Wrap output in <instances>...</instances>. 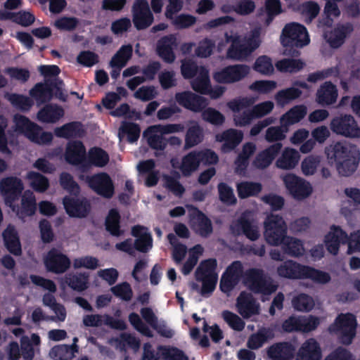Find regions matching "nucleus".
<instances>
[{
	"mask_svg": "<svg viewBox=\"0 0 360 360\" xmlns=\"http://www.w3.org/2000/svg\"><path fill=\"white\" fill-rule=\"evenodd\" d=\"M264 237L272 245H282L283 251L293 257L304 254V248L302 242L296 238L288 237L287 226L283 219L278 214L269 215L264 223Z\"/></svg>",
	"mask_w": 360,
	"mask_h": 360,
	"instance_id": "1",
	"label": "nucleus"
},
{
	"mask_svg": "<svg viewBox=\"0 0 360 360\" xmlns=\"http://www.w3.org/2000/svg\"><path fill=\"white\" fill-rule=\"evenodd\" d=\"M325 153L328 163L342 176L351 175L360 162V150L355 145L337 142L327 146Z\"/></svg>",
	"mask_w": 360,
	"mask_h": 360,
	"instance_id": "2",
	"label": "nucleus"
},
{
	"mask_svg": "<svg viewBox=\"0 0 360 360\" xmlns=\"http://www.w3.org/2000/svg\"><path fill=\"white\" fill-rule=\"evenodd\" d=\"M255 100L248 97H242L233 99L227 103V106L234 112L233 122L238 127H245L250 124L255 118H260L269 114L274 108L272 101H267L259 103L250 110L246 109L253 104Z\"/></svg>",
	"mask_w": 360,
	"mask_h": 360,
	"instance_id": "3",
	"label": "nucleus"
},
{
	"mask_svg": "<svg viewBox=\"0 0 360 360\" xmlns=\"http://www.w3.org/2000/svg\"><path fill=\"white\" fill-rule=\"evenodd\" d=\"M260 29H255L241 38L233 31L224 34L226 42L231 43L226 52V58L235 60H243L255 51L262 42Z\"/></svg>",
	"mask_w": 360,
	"mask_h": 360,
	"instance_id": "4",
	"label": "nucleus"
},
{
	"mask_svg": "<svg viewBox=\"0 0 360 360\" xmlns=\"http://www.w3.org/2000/svg\"><path fill=\"white\" fill-rule=\"evenodd\" d=\"M277 272L280 276L288 278H311L319 283H326L330 281V276L327 273L300 265L292 260L279 266Z\"/></svg>",
	"mask_w": 360,
	"mask_h": 360,
	"instance_id": "5",
	"label": "nucleus"
},
{
	"mask_svg": "<svg viewBox=\"0 0 360 360\" xmlns=\"http://www.w3.org/2000/svg\"><path fill=\"white\" fill-rule=\"evenodd\" d=\"M324 241L328 251L333 255L338 253L340 243H348V254L360 252V231L352 233L349 238L340 227L332 226Z\"/></svg>",
	"mask_w": 360,
	"mask_h": 360,
	"instance_id": "6",
	"label": "nucleus"
},
{
	"mask_svg": "<svg viewBox=\"0 0 360 360\" xmlns=\"http://www.w3.org/2000/svg\"><path fill=\"white\" fill-rule=\"evenodd\" d=\"M14 131L18 134H23L31 141L44 144L49 143L53 135L49 132H43L41 129L36 124L31 122L25 117L16 115L13 118Z\"/></svg>",
	"mask_w": 360,
	"mask_h": 360,
	"instance_id": "7",
	"label": "nucleus"
},
{
	"mask_svg": "<svg viewBox=\"0 0 360 360\" xmlns=\"http://www.w3.org/2000/svg\"><path fill=\"white\" fill-rule=\"evenodd\" d=\"M281 41L286 48H302L309 44L310 39L304 26L297 22H291L283 27Z\"/></svg>",
	"mask_w": 360,
	"mask_h": 360,
	"instance_id": "8",
	"label": "nucleus"
},
{
	"mask_svg": "<svg viewBox=\"0 0 360 360\" xmlns=\"http://www.w3.org/2000/svg\"><path fill=\"white\" fill-rule=\"evenodd\" d=\"M216 269L217 261L214 259L201 262L197 268L195 278L197 281L202 283L201 295H210L214 290L218 280Z\"/></svg>",
	"mask_w": 360,
	"mask_h": 360,
	"instance_id": "9",
	"label": "nucleus"
},
{
	"mask_svg": "<svg viewBox=\"0 0 360 360\" xmlns=\"http://www.w3.org/2000/svg\"><path fill=\"white\" fill-rule=\"evenodd\" d=\"M356 320L352 314H340L330 326L329 330L338 335L340 341L349 345L356 335Z\"/></svg>",
	"mask_w": 360,
	"mask_h": 360,
	"instance_id": "10",
	"label": "nucleus"
},
{
	"mask_svg": "<svg viewBox=\"0 0 360 360\" xmlns=\"http://www.w3.org/2000/svg\"><path fill=\"white\" fill-rule=\"evenodd\" d=\"M244 283L252 291L264 295L271 294L277 288V285L271 280L263 276L262 270L256 269L245 271Z\"/></svg>",
	"mask_w": 360,
	"mask_h": 360,
	"instance_id": "11",
	"label": "nucleus"
},
{
	"mask_svg": "<svg viewBox=\"0 0 360 360\" xmlns=\"http://www.w3.org/2000/svg\"><path fill=\"white\" fill-rule=\"evenodd\" d=\"M281 178L289 194L295 199H304L309 197L313 191L309 182L294 174H285Z\"/></svg>",
	"mask_w": 360,
	"mask_h": 360,
	"instance_id": "12",
	"label": "nucleus"
},
{
	"mask_svg": "<svg viewBox=\"0 0 360 360\" xmlns=\"http://www.w3.org/2000/svg\"><path fill=\"white\" fill-rule=\"evenodd\" d=\"M63 86L62 81H56L55 87L52 86V84L39 83L30 90V94L35 99L38 105L49 101L53 96L65 101L66 96L63 92Z\"/></svg>",
	"mask_w": 360,
	"mask_h": 360,
	"instance_id": "13",
	"label": "nucleus"
},
{
	"mask_svg": "<svg viewBox=\"0 0 360 360\" xmlns=\"http://www.w3.org/2000/svg\"><path fill=\"white\" fill-rule=\"evenodd\" d=\"M250 72V68L247 65H232L216 71L213 79L220 84H233L246 77Z\"/></svg>",
	"mask_w": 360,
	"mask_h": 360,
	"instance_id": "14",
	"label": "nucleus"
},
{
	"mask_svg": "<svg viewBox=\"0 0 360 360\" xmlns=\"http://www.w3.org/2000/svg\"><path fill=\"white\" fill-rule=\"evenodd\" d=\"M330 127L337 134L349 138H360V127L352 115H345L334 117Z\"/></svg>",
	"mask_w": 360,
	"mask_h": 360,
	"instance_id": "15",
	"label": "nucleus"
},
{
	"mask_svg": "<svg viewBox=\"0 0 360 360\" xmlns=\"http://www.w3.org/2000/svg\"><path fill=\"white\" fill-rule=\"evenodd\" d=\"M22 181L14 176L4 178L0 181V193L4 198L6 204L15 211L13 203L18 198L23 190Z\"/></svg>",
	"mask_w": 360,
	"mask_h": 360,
	"instance_id": "16",
	"label": "nucleus"
},
{
	"mask_svg": "<svg viewBox=\"0 0 360 360\" xmlns=\"http://www.w3.org/2000/svg\"><path fill=\"white\" fill-rule=\"evenodd\" d=\"M132 17L134 26L138 30L148 27L154 18L146 0H136L132 7Z\"/></svg>",
	"mask_w": 360,
	"mask_h": 360,
	"instance_id": "17",
	"label": "nucleus"
},
{
	"mask_svg": "<svg viewBox=\"0 0 360 360\" xmlns=\"http://www.w3.org/2000/svg\"><path fill=\"white\" fill-rule=\"evenodd\" d=\"M234 234H245L251 240L257 239L259 236V231L257 225L252 219L250 212H245L237 221H233L231 226Z\"/></svg>",
	"mask_w": 360,
	"mask_h": 360,
	"instance_id": "18",
	"label": "nucleus"
},
{
	"mask_svg": "<svg viewBox=\"0 0 360 360\" xmlns=\"http://www.w3.org/2000/svg\"><path fill=\"white\" fill-rule=\"evenodd\" d=\"M200 74V78L191 82L192 89L201 94L209 95L212 99L220 98L225 92V87L217 86L211 88L209 74L205 70H202Z\"/></svg>",
	"mask_w": 360,
	"mask_h": 360,
	"instance_id": "19",
	"label": "nucleus"
},
{
	"mask_svg": "<svg viewBox=\"0 0 360 360\" xmlns=\"http://www.w3.org/2000/svg\"><path fill=\"white\" fill-rule=\"evenodd\" d=\"M175 99L180 105L195 112H201L209 104L206 98L190 91L176 93Z\"/></svg>",
	"mask_w": 360,
	"mask_h": 360,
	"instance_id": "20",
	"label": "nucleus"
},
{
	"mask_svg": "<svg viewBox=\"0 0 360 360\" xmlns=\"http://www.w3.org/2000/svg\"><path fill=\"white\" fill-rule=\"evenodd\" d=\"M237 311L244 319H250L258 315L260 311L259 303L249 292H242L236 300Z\"/></svg>",
	"mask_w": 360,
	"mask_h": 360,
	"instance_id": "21",
	"label": "nucleus"
},
{
	"mask_svg": "<svg viewBox=\"0 0 360 360\" xmlns=\"http://www.w3.org/2000/svg\"><path fill=\"white\" fill-rule=\"evenodd\" d=\"M44 264L48 271L62 274L70 266V260L56 249L50 250L44 258Z\"/></svg>",
	"mask_w": 360,
	"mask_h": 360,
	"instance_id": "22",
	"label": "nucleus"
},
{
	"mask_svg": "<svg viewBox=\"0 0 360 360\" xmlns=\"http://www.w3.org/2000/svg\"><path fill=\"white\" fill-rule=\"evenodd\" d=\"M198 152L193 150L184 155L179 162L176 159L171 160V165L174 169H179L184 176H188L198 170L200 166Z\"/></svg>",
	"mask_w": 360,
	"mask_h": 360,
	"instance_id": "23",
	"label": "nucleus"
},
{
	"mask_svg": "<svg viewBox=\"0 0 360 360\" xmlns=\"http://www.w3.org/2000/svg\"><path fill=\"white\" fill-rule=\"evenodd\" d=\"M178 45L176 37L174 34L163 37L157 43L156 51L158 56L166 63H172L176 56L174 49Z\"/></svg>",
	"mask_w": 360,
	"mask_h": 360,
	"instance_id": "24",
	"label": "nucleus"
},
{
	"mask_svg": "<svg viewBox=\"0 0 360 360\" xmlns=\"http://www.w3.org/2000/svg\"><path fill=\"white\" fill-rule=\"evenodd\" d=\"M243 139V131L235 129H229L216 135V141L224 143L221 146V151L224 153L233 150Z\"/></svg>",
	"mask_w": 360,
	"mask_h": 360,
	"instance_id": "25",
	"label": "nucleus"
},
{
	"mask_svg": "<svg viewBox=\"0 0 360 360\" xmlns=\"http://www.w3.org/2000/svg\"><path fill=\"white\" fill-rule=\"evenodd\" d=\"M89 184L97 193L105 198H110L114 193V187L110 176L101 173L91 177Z\"/></svg>",
	"mask_w": 360,
	"mask_h": 360,
	"instance_id": "26",
	"label": "nucleus"
},
{
	"mask_svg": "<svg viewBox=\"0 0 360 360\" xmlns=\"http://www.w3.org/2000/svg\"><path fill=\"white\" fill-rule=\"evenodd\" d=\"M83 323L86 326L97 327L103 323L110 326L112 328L124 330L126 327L124 321L115 320L108 315L89 314L83 318Z\"/></svg>",
	"mask_w": 360,
	"mask_h": 360,
	"instance_id": "27",
	"label": "nucleus"
},
{
	"mask_svg": "<svg viewBox=\"0 0 360 360\" xmlns=\"http://www.w3.org/2000/svg\"><path fill=\"white\" fill-rule=\"evenodd\" d=\"M162 124L149 127L144 132L143 136L146 139L149 146L156 150H163L167 146V140Z\"/></svg>",
	"mask_w": 360,
	"mask_h": 360,
	"instance_id": "28",
	"label": "nucleus"
},
{
	"mask_svg": "<svg viewBox=\"0 0 360 360\" xmlns=\"http://www.w3.org/2000/svg\"><path fill=\"white\" fill-rule=\"evenodd\" d=\"M321 350L319 344L314 338L307 340L299 349L296 360H320Z\"/></svg>",
	"mask_w": 360,
	"mask_h": 360,
	"instance_id": "29",
	"label": "nucleus"
},
{
	"mask_svg": "<svg viewBox=\"0 0 360 360\" xmlns=\"http://www.w3.org/2000/svg\"><path fill=\"white\" fill-rule=\"evenodd\" d=\"M282 148L281 143H275L259 153L255 157L253 165L255 167L264 169L269 167L278 155Z\"/></svg>",
	"mask_w": 360,
	"mask_h": 360,
	"instance_id": "30",
	"label": "nucleus"
},
{
	"mask_svg": "<svg viewBox=\"0 0 360 360\" xmlns=\"http://www.w3.org/2000/svg\"><path fill=\"white\" fill-rule=\"evenodd\" d=\"M191 223L193 230L202 236H207L212 231L211 221L201 212L192 209Z\"/></svg>",
	"mask_w": 360,
	"mask_h": 360,
	"instance_id": "31",
	"label": "nucleus"
},
{
	"mask_svg": "<svg viewBox=\"0 0 360 360\" xmlns=\"http://www.w3.org/2000/svg\"><path fill=\"white\" fill-rule=\"evenodd\" d=\"M300 160V155L296 149L286 147L276 160V166L282 169L290 170L297 165Z\"/></svg>",
	"mask_w": 360,
	"mask_h": 360,
	"instance_id": "32",
	"label": "nucleus"
},
{
	"mask_svg": "<svg viewBox=\"0 0 360 360\" xmlns=\"http://www.w3.org/2000/svg\"><path fill=\"white\" fill-rule=\"evenodd\" d=\"M63 205L67 213L74 217H84L89 210V205L85 200H79L65 197L63 199Z\"/></svg>",
	"mask_w": 360,
	"mask_h": 360,
	"instance_id": "33",
	"label": "nucleus"
},
{
	"mask_svg": "<svg viewBox=\"0 0 360 360\" xmlns=\"http://www.w3.org/2000/svg\"><path fill=\"white\" fill-rule=\"evenodd\" d=\"M132 235L136 238V248L143 252H148L153 247V239L148 229L136 226L132 229Z\"/></svg>",
	"mask_w": 360,
	"mask_h": 360,
	"instance_id": "34",
	"label": "nucleus"
},
{
	"mask_svg": "<svg viewBox=\"0 0 360 360\" xmlns=\"http://www.w3.org/2000/svg\"><path fill=\"white\" fill-rule=\"evenodd\" d=\"M295 351L294 347L288 342H279L271 345L267 351L269 356L273 360H289Z\"/></svg>",
	"mask_w": 360,
	"mask_h": 360,
	"instance_id": "35",
	"label": "nucleus"
},
{
	"mask_svg": "<svg viewBox=\"0 0 360 360\" xmlns=\"http://www.w3.org/2000/svg\"><path fill=\"white\" fill-rule=\"evenodd\" d=\"M256 150V145L252 142L245 143L235 161V170L238 174H244L249 164V158Z\"/></svg>",
	"mask_w": 360,
	"mask_h": 360,
	"instance_id": "36",
	"label": "nucleus"
},
{
	"mask_svg": "<svg viewBox=\"0 0 360 360\" xmlns=\"http://www.w3.org/2000/svg\"><path fill=\"white\" fill-rule=\"evenodd\" d=\"M40 343V338L37 334H32L30 340L27 337L22 336L20 340L21 350L25 360H32L34 354L39 353Z\"/></svg>",
	"mask_w": 360,
	"mask_h": 360,
	"instance_id": "37",
	"label": "nucleus"
},
{
	"mask_svg": "<svg viewBox=\"0 0 360 360\" xmlns=\"http://www.w3.org/2000/svg\"><path fill=\"white\" fill-rule=\"evenodd\" d=\"M307 107L303 105H295L283 114L280 119L283 127L288 128L289 126L298 123L307 115Z\"/></svg>",
	"mask_w": 360,
	"mask_h": 360,
	"instance_id": "38",
	"label": "nucleus"
},
{
	"mask_svg": "<svg viewBox=\"0 0 360 360\" xmlns=\"http://www.w3.org/2000/svg\"><path fill=\"white\" fill-rule=\"evenodd\" d=\"M336 86L331 82H325L321 86L316 93V101L323 105L335 103L338 98Z\"/></svg>",
	"mask_w": 360,
	"mask_h": 360,
	"instance_id": "39",
	"label": "nucleus"
},
{
	"mask_svg": "<svg viewBox=\"0 0 360 360\" xmlns=\"http://www.w3.org/2000/svg\"><path fill=\"white\" fill-rule=\"evenodd\" d=\"M64 115L62 108L56 105H47L40 110L37 118L40 122L46 123H55Z\"/></svg>",
	"mask_w": 360,
	"mask_h": 360,
	"instance_id": "40",
	"label": "nucleus"
},
{
	"mask_svg": "<svg viewBox=\"0 0 360 360\" xmlns=\"http://www.w3.org/2000/svg\"><path fill=\"white\" fill-rule=\"evenodd\" d=\"M85 154V148L81 142H70L67 147L65 160L70 164L78 165L84 160Z\"/></svg>",
	"mask_w": 360,
	"mask_h": 360,
	"instance_id": "41",
	"label": "nucleus"
},
{
	"mask_svg": "<svg viewBox=\"0 0 360 360\" xmlns=\"http://www.w3.org/2000/svg\"><path fill=\"white\" fill-rule=\"evenodd\" d=\"M36 210V199L31 191H26L22 195L21 207L16 211L17 215L24 219L34 214Z\"/></svg>",
	"mask_w": 360,
	"mask_h": 360,
	"instance_id": "42",
	"label": "nucleus"
},
{
	"mask_svg": "<svg viewBox=\"0 0 360 360\" xmlns=\"http://www.w3.org/2000/svg\"><path fill=\"white\" fill-rule=\"evenodd\" d=\"M189 127L185 137V145L186 149L192 148L203 140V130L202 127L194 121L189 122Z\"/></svg>",
	"mask_w": 360,
	"mask_h": 360,
	"instance_id": "43",
	"label": "nucleus"
},
{
	"mask_svg": "<svg viewBox=\"0 0 360 360\" xmlns=\"http://www.w3.org/2000/svg\"><path fill=\"white\" fill-rule=\"evenodd\" d=\"M5 245L9 252L14 255H20L21 253V245L19 238L15 229L8 226L3 233Z\"/></svg>",
	"mask_w": 360,
	"mask_h": 360,
	"instance_id": "44",
	"label": "nucleus"
},
{
	"mask_svg": "<svg viewBox=\"0 0 360 360\" xmlns=\"http://www.w3.org/2000/svg\"><path fill=\"white\" fill-rule=\"evenodd\" d=\"M202 70H205L209 74V70L206 68L198 66L191 60L185 59L181 61V72L185 79L193 78L192 81H195L200 78Z\"/></svg>",
	"mask_w": 360,
	"mask_h": 360,
	"instance_id": "45",
	"label": "nucleus"
},
{
	"mask_svg": "<svg viewBox=\"0 0 360 360\" xmlns=\"http://www.w3.org/2000/svg\"><path fill=\"white\" fill-rule=\"evenodd\" d=\"M352 31L349 25L342 26L335 29L333 32H326L325 38L332 47H338L344 41L347 34Z\"/></svg>",
	"mask_w": 360,
	"mask_h": 360,
	"instance_id": "46",
	"label": "nucleus"
},
{
	"mask_svg": "<svg viewBox=\"0 0 360 360\" xmlns=\"http://www.w3.org/2000/svg\"><path fill=\"white\" fill-rule=\"evenodd\" d=\"M82 132V127L79 122L68 123L60 127H57L54 130L56 136L65 139L79 136Z\"/></svg>",
	"mask_w": 360,
	"mask_h": 360,
	"instance_id": "47",
	"label": "nucleus"
},
{
	"mask_svg": "<svg viewBox=\"0 0 360 360\" xmlns=\"http://www.w3.org/2000/svg\"><path fill=\"white\" fill-rule=\"evenodd\" d=\"M64 283L72 289L77 291H83L88 288L89 277L87 274H68L63 278Z\"/></svg>",
	"mask_w": 360,
	"mask_h": 360,
	"instance_id": "48",
	"label": "nucleus"
},
{
	"mask_svg": "<svg viewBox=\"0 0 360 360\" xmlns=\"http://www.w3.org/2000/svg\"><path fill=\"white\" fill-rule=\"evenodd\" d=\"M203 251V248L200 245H197L188 250V257L181 268L183 274L188 275L191 272Z\"/></svg>",
	"mask_w": 360,
	"mask_h": 360,
	"instance_id": "49",
	"label": "nucleus"
},
{
	"mask_svg": "<svg viewBox=\"0 0 360 360\" xmlns=\"http://www.w3.org/2000/svg\"><path fill=\"white\" fill-rule=\"evenodd\" d=\"M274 337L272 332L267 328H262L255 334L252 335L248 341V347L252 349L261 347L268 340Z\"/></svg>",
	"mask_w": 360,
	"mask_h": 360,
	"instance_id": "50",
	"label": "nucleus"
},
{
	"mask_svg": "<svg viewBox=\"0 0 360 360\" xmlns=\"http://www.w3.org/2000/svg\"><path fill=\"white\" fill-rule=\"evenodd\" d=\"M237 191L240 198L254 196L262 191V184L257 182L243 181L237 184Z\"/></svg>",
	"mask_w": 360,
	"mask_h": 360,
	"instance_id": "51",
	"label": "nucleus"
},
{
	"mask_svg": "<svg viewBox=\"0 0 360 360\" xmlns=\"http://www.w3.org/2000/svg\"><path fill=\"white\" fill-rule=\"evenodd\" d=\"M140 133L141 129L137 124L124 122L119 129L118 135L120 140L127 135L128 141L133 143L139 139Z\"/></svg>",
	"mask_w": 360,
	"mask_h": 360,
	"instance_id": "52",
	"label": "nucleus"
},
{
	"mask_svg": "<svg viewBox=\"0 0 360 360\" xmlns=\"http://www.w3.org/2000/svg\"><path fill=\"white\" fill-rule=\"evenodd\" d=\"M27 179L30 186L37 192L44 193L49 186L48 179L34 172H29L27 174Z\"/></svg>",
	"mask_w": 360,
	"mask_h": 360,
	"instance_id": "53",
	"label": "nucleus"
},
{
	"mask_svg": "<svg viewBox=\"0 0 360 360\" xmlns=\"http://www.w3.org/2000/svg\"><path fill=\"white\" fill-rule=\"evenodd\" d=\"M158 350L160 356L165 360H188L183 351L174 347L160 346Z\"/></svg>",
	"mask_w": 360,
	"mask_h": 360,
	"instance_id": "54",
	"label": "nucleus"
},
{
	"mask_svg": "<svg viewBox=\"0 0 360 360\" xmlns=\"http://www.w3.org/2000/svg\"><path fill=\"white\" fill-rule=\"evenodd\" d=\"M132 53V46L131 45L123 46L112 58L110 64L112 67L121 69L124 67Z\"/></svg>",
	"mask_w": 360,
	"mask_h": 360,
	"instance_id": "55",
	"label": "nucleus"
},
{
	"mask_svg": "<svg viewBox=\"0 0 360 360\" xmlns=\"http://www.w3.org/2000/svg\"><path fill=\"white\" fill-rule=\"evenodd\" d=\"M11 18L12 20L22 26L27 27L32 25L34 21V16L29 11H20L16 13H2L0 19Z\"/></svg>",
	"mask_w": 360,
	"mask_h": 360,
	"instance_id": "56",
	"label": "nucleus"
},
{
	"mask_svg": "<svg viewBox=\"0 0 360 360\" xmlns=\"http://www.w3.org/2000/svg\"><path fill=\"white\" fill-rule=\"evenodd\" d=\"M302 92L295 86L279 91L275 96V99L278 105L282 106L289 103L292 100L300 97Z\"/></svg>",
	"mask_w": 360,
	"mask_h": 360,
	"instance_id": "57",
	"label": "nucleus"
},
{
	"mask_svg": "<svg viewBox=\"0 0 360 360\" xmlns=\"http://www.w3.org/2000/svg\"><path fill=\"white\" fill-rule=\"evenodd\" d=\"M109 161L108 155L99 148H91L89 151L88 162L96 167H103Z\"/></svg>",
	"mask_w": 360,
	"mask_h": 360,
	"instance_id": "58",
	"label": "nucleus"
},
{
	"mask_svg": "<svg viewBox=\"0 0 360 360\" xmlns=\"http://www.w3.org/2000/svg\"><path fill=\"white\" fill-rule=\"evenodd\" d=\"M292 304L295 309L299 311L307 312L314 308V301L310 296L301 294L293 298Z\"/></svg>",
	"mask_w": 360,
	"mask_h": 360,
	"instance_id": "59",
	"label": "nucleus"
},
{
	"mask_svg": "<svg viewBox=\"0 0 360 360\" xmlns=\"http://www.w3.org/2000/svg\"><path fill=\"white\" fill-rule=\"evenodd\" d=\"M278 70L283 72H296L304 67V63L297 59H283L276 63Z\"/></svg>",
	"mask_w": 360,
	"mask_h": 360,
	"instance_id": "60",
	"label": "nucleus"
},
{
	"mask_svg": "<svg viewBox=\"0 0 360 360\" xmlns=\"http://www.w3.org/2000/svg\"><path fill=\"white\" fill-rule=\"evenodd\" d=\"M321 162V158L318 155H309L301 163V169L305 176L313 175Z\"/></svg>",
	"mask_w": 360,
	"mask_h": 360,
	"instance_id": "61",
	"label": "nucleus"
},
{
	"mask_svg": "<svg viewBox=\"0 0 360 360\" xmlns=\"http://www.w3.org/2000/svg\"><path fill=\"white\" fill-rule=\"evenodd\" d=\"M110 343L121 349L126 346H129L135 350H137L140 346V342L139 340L127 333L122 334L118 340H111Z\"/></svg>",
	"mask_w": 360,
	"mask_h": 360,
	"instance_id": "62",
	"label": "nucleus"
},
{
	"mask_svg": "<svg viewBox=\"0 0 360 360\" xmlns=\"http://www.w3.org/2000/svg\"><path fill=\"white\" fill-rule=\"evenodd\" d=\"M170 244L173 246L172 258L176 264H179L184 258L186 253V247L177 243L176 236L170 233L167 236Z\"/></svg>",
	"mask_w": 360,
	"mask_h": 360,
	"instance_id": "63",
	"label": "nucleus"
},
{
	"mask_svg": "<svg viewBox=\"0 0 360 360\" xmlns=\"http://www.w3.org/2000/svg\"><path fill=\"white\" fill-rule=\"evenodd\" d=\"M253 68L255 71L265 75H271L274 71L271 60L266 56L259 57L256 60Z\"/></svg>",
	"mask_w": 360,
	"mask_h": 360,
	"instance_id": "64",
	"label": "nucleus"
}]
</instances>
